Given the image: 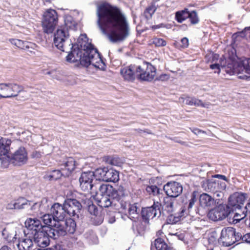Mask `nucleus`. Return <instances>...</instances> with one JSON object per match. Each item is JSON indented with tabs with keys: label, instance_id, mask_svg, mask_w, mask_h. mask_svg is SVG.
Masks as SVG:
<instances>
[{
	"label": "nucleus",
	"instance_id": "9d476101",
	"mask_svg": "<svg viewBox=\"0 0 250 250\" xmlns=\"http://www.w3.org/2000/svg\"><path fill=\"white\" fill-rule=\"evenodd\" d=\"M94 177H95V170L82 173L79 180L80 187L82 190L90 193H96V188L92 184Z\"/></svg>",
	"mask_w": 250,
	"mask_h": 250
},
{
	"label": "nucleus",
	"instance_id": "2f4dec72",
	"mask_svg": "<svg viewBox=\"0 0 250 250\" xmlns=\"http://www.w3.org/2000/svg\"><path fill=\"white\" fill-rule=\"evenodd\" d=\"M132 229L134 234L138 236L144 234L146 229V226L142 222H133L132 225Z\"/></svg>",
	"mask_w": 250,
	"mask_h": 250
},
{
	"label": "nucleus",
	"instance_id": "72a5a7b5",
	"mask_svg": "<svg viewBox=\"0 0 250 250\" xmlns=\"http://www.w3.org/2000/svg\"><path fill=\"white\" fill-rule=\"evenodd\" d=\"M146 190L149 195L156 196L162 194L163 189L160 187H158L156 185H151L147 186Z\"/></svg>",
	"mask_w": 250,
	"mask_h": 250
},
{
	"label": "nucleus",
	"instance_id": "f8f14e48",
	"mask_svg": "<svg viewBox=\"0 0 250 250\" xmlns=\"http://www.w3.org/2000/svg\"><path fill=\"white\" fill-rule=\"evenodd\" d=\"M236 34L237 36H240L241 38H245L249 35V38L250 40V26L246 27L242 31L237 32ZM239 66L242 71H244L247 74H243L240 73H239L238 78L240 79L250 80V58L242 61Z\"/></svg>",
	"mask_w": 250,
	"mask_h": 250
},
{
	"label": "nucleus",
	"instance_id": "4c0bfd02",
	"mask_svg": "<svg viewBox=\"0 0 250 250\" xmlns=\"http://www.w3.org/2000/svg\"><path fill=\"white\" fill-rule=\"evenodd\" d=\"M9 41L12 44L22 49H26L30 47V45L31 43L26 41H23L16 39H11Z\"/></svg>",
	"mask_w": 250,
	"mask_h": 250
},
{
	"label": "nucleus",
	"instance_id": "c85d7f7f",
	"mask_svg": "<svg viewBox=\"0 0 250 250\" xmlns=\"http://www.w3.org/2000/svg\"><path fill=\"white\" fill-rule=\"evenodd\" d=\"M128 215L127 217L133 222H136L139 217V209L137 207V204H129L128 208Z\"/></svg>",
	"mask_w": 250,
	"mask_h": 250
},
{
	"label": "nucleus",
	"instance_id": "393cba45",
	"mask_svg": "<svg viewBox=\"0 0 250 250\" xmlns=\"http://www.w3.org/2000/svg\"><path fill=\"white\" fill-rule=\"evenodd\" d=\"M179 100L180 102L185 103L187 105L205 107V104L201 100L195 97H189L187 95H183L179 98Z\"/></svg>",
	"mask_w": 250,
	"mask_h": 250
},
{
	"label": "nucleus",
	"instance_id": "7c9ffc66",
	"mask_svg": "<svg viewBox=\"0 0 250 250\" xmlns=\"http://www.w3.org/2000/svg\"><path fill=\"white\" fill-rule=\"evenodd\" d=\"M103 161L112 166H121L123 164L122 159L116 155H107L103 157Z\"/></svg>",
	"mask_w": 250,
	"mask_h": 250
},
{
	"label": "nucleus",
	"instance_id": "79ce46f5",
	"mask_svg": "<svg viewBox=\"0 0 250 250\" xmlns=\"http://www.w3.org/2000/svg\"><path fill=\"white\" fill-rule=\"evenodd\" d=\"M112 198L108 196H103L100 201L101 204V206L103 208H108L112 205Z\"/></svg>",
	"mask_w": 250,
	"mask_h": 250
},
{
	"label": "nucleus",
	"instance_id": "de8ad7c7",
	"mask_svg": "<svg viewBox=\"0 0 250 250\" xmlns=\"http://www.w3.org/2000/svg\"><path fill=\"white\" fill-rule=\"evenodd\" d=\"M152 43L157 47L165 46L167 45V42L162 38H154L152 39Z\"/></svg>",
	"mask_w": 250,
	"mask_h": 250
},
{
	"label": "nucleus",
	"instance_id": "2eb2a0df",
	"mask_svg": "<svg viewBox=\"0 0 250 250\" xmlns=\"http://www.w3.org/2000/svg\"><path fill=\"white\" fill-rule=\"evenodd\" d=\"M127 197L128 194L126 190L122 186H118L116 188L113 187V190L110 194V197L112 199L118 202L123 209L126 208Z\"/></svg>",
	"mask_w": 250,
	"mask_h": 250
},
{
	"label": "nucleus",
	"instance_id": "052dcab7",
	"mask_svg": "<svg viewBox=\"0 0 250 250\" xmlns=\"http://www.w3.org/2000/svg\"><path fill=\"white\" fill-rule=\"evenodd\" d=\"M243 239H244V242L250 244V233H247L244 234V237H243Z\"/></svg>",
	"mask_w": 250,
	"mask_h": 250
},
{
	"label": "nucleus",
	"instance_id": "6e6d98bb",
	"mask_svg": "<svg viewBox=\"0 0 250 250\" xmlns=\"http://www.w3.org/2000/svg\"><path fill=\"white\" fill-rule=\"evenodd\" d=\"M191 131L196 135H198L201 133L206 134V132L205 131L200 129L198 128H190Z\"/></svg>",
	"mask_w": 250,
	"mask_h": 250
},
{
	"label": "nucleus",
	"instance_id": "412c9836",
	"mask_svg": "<svg viewBox=\"0 0 250 250\" xmlns=\"http://www.w3.org/2000/svg\"><path fill=\"white\" fill-rule=\"evenodd\" d=\"M199 203L201 207L205 208H212L216 204H219L220 199L215 200L214 198L206 193H203L199 196Z\"/></svg>",
	"mask_w": 250,
	"mask_h": 250
},
{
	"label": "nucleus",
	"instance_id": "9b49d317",
	"mask_svg": "<svg viewBox=\"0 0 250 250\" xmlns=\"http://www.w3.org/2000/svg\"><path fill=\"white\" fill-rule=\"evenodd\" d=\"M161 204L159 202H154L153 204L149 207L143 208L141 215L143 221L146 224H149V219L154 217L159 218L161 215Z\"/></svg>",
	"mask_w": 250,
	"mask_h": 250
},
{
	"label": "nucleus",
	"instance_id": "f257e3e1",
	"mask_svg": "<svg viewBox=\"0 0 250 250\" xmlns=\"http://www.w3.org/2000/svg\"><path fill=\"white\" fill-rule=\"evenodd\" d=\"M64 21L65 27H60L54 33L53 43L61 51L68 52L66 61L71 63L80 61L81 64L85 67L92 65L96 68L104 70L106 65L102 55L92 44L87 42L86 34L81 35L78 39V43L70 44L71 45L70 52L65 50L64 43L65 39L68 36V29L75 27V22L73 18L69 15L64 16Z\"/></svg>",
	"mask_w": 250,
	"mask_h": 250
},
{
	"label": "nucleus",
	"instance_id": "58836bf2",
	"mask_svg": "<svg viewBox=\"0 0 250 250\" xmlns=\"http://www.w3.org/2000/svg\"><path fill=\"white\" fill-rule=\"evenodd\" d=\"M104 220V213L101 211L92 216L90 218V222L91 224L94 226H99L103 223Z\"/></svg>",
	"mask_w": 250,
	"mask_h": 250
},
{
	"label": "nucleus",
	"instance_id": "bf43d9fd",
	"mask_svg": "<svg viewBox=\"0 0 250 250\" xmlns=\"http://www.w3.org/2000/svg\"><path fill=\"white\" fill-rule=\"evenodd\" d=\"M7 209H16V206H15V201H13L6 205V207Z\"/></svg>",
	"mask_w": 250,
	"mask_h": 250
},
{
	"label": "nucleus",
	"instance_id": "4be33fe9",
	"mask_svg": "<svg viewBox=\"0 0 250 250\" xmlns=\"http://www.w3.org/2000/svg\"><path fill=\"white\" fill-rule=\"evenodd\" d=\"M174 198L167 196L164 198L163 202L161 204L162 207V210L161 211V214L167 216L170 214H173L172 213L174 210Z\"/></svg>",
	"mask_w": 250,
	"mask_h": 250
},
{
	"label": "nucleus",
	"instance_id": "c756f323",
	"mask_svg": "<svg viewBox=\"0 0 250 250\" xmlns=\"http://www.w3.org/2000/svg\"><path fill=\"white\" fill-rule=\"evenodd\" d=\"M185 210L184 208H181L179 212L168 215L167 219V223L169 224H174L179 222L181 218L184 217Z\"/></svg>",
	"mask_w": 250,
	"mask_h": 250
},
{
	"label": "nucleus",
	"instance_id": "f03ea898",
	"mask_svg": "<svg viewBox=\"0 0 250 250\" xmlns=\"http://www.w3.org/2000/svg\"><path fill=\"white\" fill-rule=\"evenodd\" d=\"M96 14L99 28L111 42L123 41L129 36V23L118 7L103 3L98 6Z\"/></svg>",
	"mask_w": 250,
	"mask_h": 250
},
{
	"label": "nucleus",
	"instance_id": "39448f33",
	"mask_svg": "<svg viewBox=\"0 0 250 250\" xmlns=\"http://www.w3.org/2000/svg\"><path fill=\"white\" fill-rule=\"evenodd\" d=\"M125 80L133 82L136 78L141 81L150 82L154 79L156 68L150 63L144 62L142 65H130L120 70Z\"/></svg>",
	"mask_w": 250,
	"mask_h": 250
},
{
	"label": "nucleus",
	"instance_id": "cd10ccee",
	"mask_svg": "<svg viewBox=\"0 0 250 250\" xmlns=\"http://www.w3.org/2000/svg\"><path fill=\"white\" fill-rule=\"evenodd\" d=\"M173 250L172 248L168 246L165 242L164 240L161 238H158L154 241V245L152 244L151 250Z\"/></svg>",
	"mask_w": 250,
	"mask_h": 250
},
{
	"label": "nucleus",
	"instance_id": "864d4df0",
	"mask_svg": "<svg viewBox=\"0 0 250 250\" xmlns=\"http://www.w3.org/2000/svg\"><path fill=\"white\" fill-rule=\"evenodd\" d=\"M169 79V75L167 74H161L159 77H157L155 80L166 81Z\"/></svg>",
	"mask_w": 250,
	"mask_h": 250
},
{
	"label": "nucleus",
	"instance_id": "3c124183",
	"mask_svg": "<svg viewBox=\"0 0 250 250\" xmlns=\"http://www.w3.org/2000/svg\"><path fill=\"white\" fill-rule=\"evenodd\" d=\"M244 235H242L241 233L239 232H236L235 229V235H234V239H235V242L242 240L243 242H244V239H243Z\"/></svg>",
	"mask_w": 250,
	"mask_h": 250
},
{
	"label": "nucleus",
	"instance_id": "c9c22d12",
	"mask_svg": "<svg viewBox=\"0 0 250 250\" xmlns=\"http://www.w3.org/2000/svg\"><path fill=\"white\" fill-rule=\"evenodd\" d=\"M84 204L86 205L88 212L92 216L95 215L96 214L102 211L101 209L99 210L98 208L94 204L93 201L89 199H86L85 200Z\"/></svg>",
	"mask_w": 250,
	"mask_h": 250
},
{
	"label": "nucleus",
	"instance_id": "f3484780",
	"mask_svg": "<svg viewBox=\"0 0 250 250\" xmlns=\"http://www.w3.org/2000/svg\"><path fill=\"white\" fill-rule=\"evenodd\" d=\"M234 235H235V229L231 227L224 228L221 231L220 241L224 246H230L235 243Z\"/></svg>",
	"mask_w": 250,
	"mask_h": 250
},
{
	"label": "nucleus",
	"instance_id": "a19ab883",
	"mask_svg": "<svg viewBox=\"0 0 250 250\" xmlns=\"http://www.w3.org/2000/svg\"><path fill=\"white\" fill-rule=\"evenodd\" d=\"M188 19H189L191 25H196L200 22V18L196 10L189 11Z\"/></svg>",
	"mask_w": 250,
	"mask_h": 250
},
{
	"label": "nucleus",
	"instance_id": "b1692460",
	"mask_svg": "<svg viewBox=\"0 0 250 250\" xmlns=\"http://www.w3.org/2000/svg\"><path fill=\"white\" fill-rule=\"evenodd\" d=\"M64 167L62 170L64 172V177H68L74 170L76 167V161L72 157L67 158L62 165Z\"/></svg>",
	"mask_w": 250,
	"mask_h": 250
},
{
	"label": "nucleus",
	"instance_id": "423d86ee",
	"mask_svg": "<svg viewBox=\"0 0 250 250\" xmlns=\"http://www.w3.org/2000/svg\"><path fill=\"white\" fill-rule=\"evenodd\" d=\"M76 218L71 217L65 218L61 221H58L54 223V229L55 232H53L54 234L60 236H64L67 233L73 234L76 231V223L75 219Z\"/></svg>",
	"mask_w": 250,
	"mask_h": 250
},
{
	"label": "nucleus",
	"instance_id": "a211bd4d",
	"mask_svg": "<svg viewBox=\"0 0 250 250\" xmlns=\"http://www.w3.org/2000/svg\"><path fill=\"white\" fill-rule=\"evenodd\" d=\"M63 206V204L62 205L58 203H54L51 206L50 211L53 215V222L54 223L61 221L67 218L66 210Z\"/></svg>",
	"mask_w": 250,
	"mask_h": 250
},
{
	"label": "nucleus",
	"instance_id": "37998d69",
	"mask_svg": "<svg viewBox=\"0 0 250 250\" xmlns=\"http://www.w3.org/2000/svg\"><path fill=\"white\" fill-rule=\"evenodd\" d=\"M199 196V192L197 191H194L190 195V199L189 200V203L188 205V209L189 210L192 208L195 203L197 201Z\"/></svg>",
	"mask_w": 250,
	"mask_h": 250
},
{
	"label": "nucleus",
	"instance_id": "774afa93",
	"mask_svg": "<svg viewBox=\"0 0 250 250\" xmlns=\"http://www.w3.org/2000/svg\"><path fill=\"white\" fill-rule=\"evenodd\" d=\"M0 250H12L11 249L7 246H4L1 247Z\"/></svg>",
	"mask_w": 250,
	"mask_h": 250
},
{
	"label": "nucleus",
	"instance_id": "4d7b16f0",
	"mask_svg": "<svg viewBox=\"0 0 250 250\" xmlns=\"http://www.w3.org/2000/svg\"><path fill=\"white\" fill-rule=\"evenodd\" d=\"M41 153L38 151H33L31 155V157L32 158H40L41 157Z\"/></svg>",
	"mask_w": 250,
	"mask_h": 250
},
{
	"label": "nucleus",
	"instance_id": "f704fd0d",
	"mask_svg": "<svg viewBox=\"0 0 250 250\" xmlns=\"http://www.w3.org/2000/svg\"><path fill=\"white\" fill-rule=\"evenodd\" d=\"M3 238L8 242H14L17 239L16 232L10 231L8 229L4 228L2 231Z\"/></svg>",
	"mask_w": 250,
	"mask_h": 250
},
{
	"label": "nucleus",
	"instance_id": "c03bdc74",
	"mask_svg": "<svg viewBox=\"0 0 250 250\" xmlns=\"http://www.w3.org/2000/svg\"><path fill=\"white\" fill-rule=\"evenodd\" d=\"M154 5H151L147 7L144 11V15L146 20H149L152 18V15L156 10Z\"/></svg>",
	"mask_w": 250,
	"mask_h": 250
},
{
	"label": "nucleus",
	"instance_id": "4468645a",
	"mask_svg": "<svg viewBox=\"0 0 250 250\" xmlns=\"http://www.w3.org/2000/svg\"><path fill=\"white\" fill-rule=\"evenodd\" d=\"M7 160L14 166H21L24 165L28 160L26 149L23 146L20 147L14 153L11 155L9 154Z\"/></svg>",
	"mask_w": 250,
	"mask_h": 250
},
{
	"label": "nucleus",
	"instance_id": "e433bc0d",
	"mask_svg": "<svg viewBox=\"0 0 250 250\" xmlns=\"http://www.w3.org/2000/svg\"><path fill=\"white\" fill-rule=\"evenodd\" d=\"M189 10L185 8L183 10H179L175 13V19L178 23H182L188 19Z\"/></svg>",
	"mask_w": 250,
	"mask_h": 250
},
{
	"label": "nucleus",
	"instance_id": "5701e85b",
	"mask_svg": "<svg viewBox=\"0 0 250 250\" xmlns=\"http://www.w3.org/2000/svg\"><path fill=\"white\" fill-rule=\"evenodd\" d=\"M11 143L10 139L0 137V160L7 158Z\"/></svg>",
	"mask_w": 250,
	"mask_h": 250
},
{
	"label": "nucleus",
	"instance_id": "e2e57ef3",
	"mask_svg": "<svg viewBox=\"0 0 250 250\" xmlns=\"http://www.w3.org/2000/svg\"><path fill=\"white\" fill-rule=\"evenodd\" d=\"M174 235L176 236L179 240L183 241L185 239V235L183 233L178 234L176 233Z\"/></svg>",
	"mask_w": 250,
	"mask_h": 250
},
{
	"label": "nucleus",
	"instance_id": "1a4fd4ad",
	"mask_svg": "<svg viewBox=\"0 0 250 250\" xmlns=\"http://www.w3.org/2000/svg\"><path fill=\"white\" fill-rule=\"evenodd\" d=\"M58 21V14L56 10L49 9L43 14L42 25L43 31L47 34L52 33Z\"/></svg>",
	"mask_w": 250,
	"mask_h": 250
},
{
	"label": "nucleus",
	"instance_id": "13d9d810",
	"mask_svg": "<svg viewBox=\"0 0 250 250\" xmlns=\"http://www.w3.org/2000/svg\"><path fill=\"white\" fill-rule=\"evenodd\" d=\"M29 207H30L31 210H35L38 207L41 208V205L38 203H33V202L31 201V206H29Z\"/></svg>",
	"mask_w": 250,
	"mask_h": 250
},
{
	"label": "nucleus",
	"instance_id": "473e14b6",
	"mask_svg": "<svg viewBox=\"0 0 250 250\" xmlns=\"http://www.w3.org/2000/svg\"><path fill=\"white\" fill-rule=\"evenodd\" d=\"M14 201L16 209L28 208L31 206V201L27 200L23 197H20Z\"/></svg>",
	"mask_w": 250,
	"mask_h": 250
},
{
	"label": "nucleus",
	"instance_id": "7ed1b4c3",
	"mask_svg": "<svg viewBox=\"0 0 250 250\" xmlns=\"http://www.w3.org/2000/svg\"><path fill=\"white\" fill-rule=\"evenodd\" d=\"M26 234L32 236L33 242L41 248H45L49 245L50 238L57 239L58 235H54V228L42 226L40 220L34 218L27 219L25 222Z\"/></svg>",
	"mask_w": 250,
	"mask_h": 250
},
{
	"label": "nucleus",
	"instance_id": "338daca9",
	"mask_svg": "<svg viewBox=\"0 0 250 250\" xmlns=\"http://www.w3.org/2000/svg\"><path fill=\"white\" fill-rule=\"evenodd\" d=\"M218 58H219V55H218L217 54H213L212 55V61L214 62L216 60H217L218 59Z\"/></svg>",
	"mask_w": 250,
	"mask_h": 250
},
{
	"label": "nucleus",
	"instance_id": "ea45409f",
	"mask_svg": "<svg viewBox=\"0 0 250 250\" xmlns=\"http://www.w3.org/2000/svg\"><path fill=\"white\" fill-rule=\"evenodd\" d=\"M113 187L106 184H102L99 188V190L101 193L102 196H108L110 197Z\"/></svg>",
	"mask_w": 250,
	"mask_h": 250
},
{
	"label": "nucleus",
	"instance_id": "aec40b11",
	"mask_svg": "<svg viewBox=\"0 0 250 250\" xmlns=\"http://www.w3.org/2000/svg\"><path fill=\"white\" fill-rule=\"evenodd\" d=\"M229 59L230 60V61H231V63H230L229 62L228 63L227 66H228V68H232L234 70L235 69V66L237 65L239 67V70H241L240 69L239 65L242 62H241L239 64H237L236 63V62L235 61V59L234 57L229 56ZM220 64H219V63H215L210 64V66H209L210 68H211V69H217L218 71L217 72L215 71V72H217L219 74L220 73V65L222 67H226V65H227V64H226V63H227L226 59H225V60H224L221 58L220 59Z\"/></svg>",
	"mask_w": 250,
	"mask_h": 250
},
{
	"label": "nucleus",
	"instance_id": "6ab92c4d",
	"mask_svg": "<svg viewBox=\"0 0 250 250\" xmlns=\"http://www.w3.org/2000/svg\"><path fill=\"white\" fill-rule=\"evenodd\" d=\"M203 187L205 188L208 192H217L219 190H224L226 188V184L224 182L219 180L211 179L207 180L203 184Z\"/></svg>",
	"mask_w": 250,
	"mask_h": 250
},
{
	"label": "nucleus",
	"instance_id": "6e6552de",
	"mask_svg": "<svg viewBox=\"0 0 250 250\" xmlns=\"http://www.w3.org/2000/svg\"><path fill=\"white\" fill-rule=\"evenodd\" d=\"M95 178L99 181L115 183L119 180V173L112 168L101 167L95 170Z\"/></svg>",
	"mask_w": 250,
	"mask_h": 250
},
{
	"label": "nucleus",
	"instance_id": "603ef678",
	"mask_svg": "<svg viewBox=\"0 0 250 250\" xmlns=\"http://www.w3.org/2000/svg\"><path fill=\"white\" fill-rule=\"evenodd\" d=\"M116 212H113L111 213H107L108 215V222L110 224H113L115 222L116 218H115V214Z\"/></svg>",
	"mask_w": 250,
	"mask_h": 250
},
{
	"label": "nucleus",
	"instance_id": "680f3d73",
	"mask_svg": "<svg viewBox=\"0 0 250 250\" xmlns=\"http://www.w3.org/2000/svg\"><path fill=\"white\" fill-rule=\"evenodd\" d=\"M213 177L218 178L219 179H222L226 181H228L227 178L225 175H223L216 174V175H214Z\"/></svg>",
	"mask_w": 250,
	"mask_h": 250
},
{
	"label": "nucleus",
	"instance_id": "49530a36",
	"mask_svg": "<svg viewBox=\"0 0 250 250\" xmlns=\"http://www.w3.org/2000/svg\"><path fill=\"white\" fill-rule=\"evenodd\" d=\"M248 194L247 193H246ZM248 197V195H247V197L244 200V202L242 204H240V207H239V208H237L238 210H239L241 213L243 214H244L245 213H248V212H250V198L248 200V203L246 204V206L245 207H243L244 203L246 199H247Z\"/></svg>",
	"mask_w": 250,
	"mask_h": 250
},
{
	"label": "nucleus",
	"instance_id": "09e8293b",
	"mask_svg": "<svg viewBox=\"0 0 250 250\" xmlns=\"http://www.w3.org/2000/svg\"><path fill=\"white\" fill-rule=\"evenodd\" d=\"M235 211H237V212H236L235 213L233 217V222L236 221V223L239 222L240 220L244 218L246 216L247 214V213L244 212V215L238 209H236Z\"/></svg>",
	"mask_w": 250,
	"mask_h": 250
},
{
	"label": "nucleus",
	"instance_id": "0eeeda50",
	"mask_svg": "<svg viewBox=\"0 0 250 250\" xmlns=\"http://www.w3.org/2000/svg\"><path fill=\"white\" fill-rule=\"evenodd\" d=\"M21 93H25L21 85L15 83H0V99L17 97Z\"/></svg>",
	"mask_w": 250,
	"mask_h": 250
},
{
	"label": "nucleus",
	"instance_id": "20e7f679",
	"mask_svg": "<svg viewBox=\"0 0 250 250\" xmlns=\"http://www.w3.org/2000/svg\"><path fill=\"white\" fill-rule=\"evenodd\" d=\"M247 197L246 193H236L229 197L228 204H224L219 200V204L209 210L208 216L209 219L213 221L222 220L227 217L231 212H234L240 208V204H242Z\"/></svg>",
	"mask_w": 250,
	"mask_h": 250
},
{
	"label": "nucleus",
	"instance_id": "ddd939ff",
	"mask_svg": "<svg viewBox=\"0 0 250 250\" xmlns=\"http://www.w3.org/2000/svg\"><path fill=\"white\" fill-rule=\"evenodd\" d=\"M69 217L79 218V213L82 208L81 203L74 198H66L63 202V206Z\"/></svg>",
	"mask_w": 250,
	"mask_h": 250
},
{
	"label": "nucleus",
	"instance_id": "dca6fc26",
	"mask_svg": "<svg viewBox=\"0 0 250 250\" xmlns=\"http://www.w3.org/2000/svg\"><path fill=\"white\" fill-rule=\"evenodd\" d=\"M163 190L167 196L175 198L179 196L183 190L181 183L176 181H170L163 186Z\"/></svg>",
	"mask_w": 250,
	"mask_h": 250
},
{
	"label": "nucleus",
	"instance_id": "bb28decb",
	"mask_svg": "<svg viewBox=\"0 0 250 250\" xmlns=\"http://www.w3.org/2000/svg\"><path fill=\"white\" fill-rule=\"evenodd\" d=\"M26 229H24L23 232L26 238L23 239L21 243L17 244L19 250H29V248L32 246L33 240L32 238L29 237L30 235L26 234Z\"/></svg>",
	"mask_w": 250,
	"mask_h": 250
},
{
	"label": "nucleus",
	"instance_id": "0e129e2a",
	"mask_svg": "<svg viewBox=\"0 0 250 250\" xmlns=\"http://www.w3.org/2000/svg\"><path fill=\"white\" fill-rule=\"evenodd\" d=\"M223 190H219L217 192H213V193L216 195V196L218 197H222L224 195V193L223 192Z\"/></svg>",
	"mask_w": 250,
	"mask_h": 250
},
{
	"label": "nucleus",
	"instance_id": "a878e982",
	"mask_svg": "<svg viewBox=\"0 0 250 250\" xmlns=\"http://www.w3.org/2000/svg\"><path fill=\"white\" fill-rule=\"evenodd\" d=\"M64 172L62 170L54 169L48 171L43 176V178L49 181H56L60 179L62 176L64 177Z\"/></svg>",
	"mask_w": 250,
	"mask_h": 250
},
{
	"label": "nucleus",
	"instance_id": "a18cd8bd",
	"mask_svg": "<svg viewBox=\"0 0 250 250\" xmlns=\"http://www.w3.org/2000/svg\"><path fill=\"white\" fill-rule=\"evenodd\" d=\"M53 215L49 214H44L42 217V220L44 224V226H48L50 228H54V224H52Z\"/></svg>",
	"mask_w": 250,
	"mask_h": 250
},
{
	"label": "nucleus",
	"instance_id": "69168bd1",
	"mask_svg": "<svg viewBox=\"0 0 250 250\" xmlns=\"http://www.w3.org/2000/svg\"><path fill=\"white\" fill-rule=\"evenodd\" d=\"M57 246H54L52 248H41V249H38L37 250H57Z\"/></svg>",
	"mask_w": 250,
	"mask_h": 250
},
{
	"label": "nucleus",
	"instance_id": "5fc2aeb1",
	"mask_svg": "<svg viewBox=\"0 0 250 250\" xmlns=\"http://www.w3.org/2000/svg\"><path fill=\"white\" fill-rule=\"evenodd\" d=\"M181 42L182 43L181 46L183 48H187L188 46V40L187 38L184 37L182 38L181 40Z\"/></svg>",
	"mask_w": 250,
	"mask_h": 250
},
{
	"label": "nucleus",
	"instance_id": "8fccbe9b",
	"mask_svg": "<svg viewBox=\"0 0 250 250\" xmlns=\"http://www.w3.org/2000/svg\"><path fill=\"white\" fill-rule=\"evenodd\" d=\"M172 27V25L170 24H166L164 23H161L157 25H152L150 27V28L153 30L155 31L157 29H159L160 28H165L167 29H170Z\"/></svg>",
	"mask_w": 250,
	"mask_h": 250
}]
</instances>
